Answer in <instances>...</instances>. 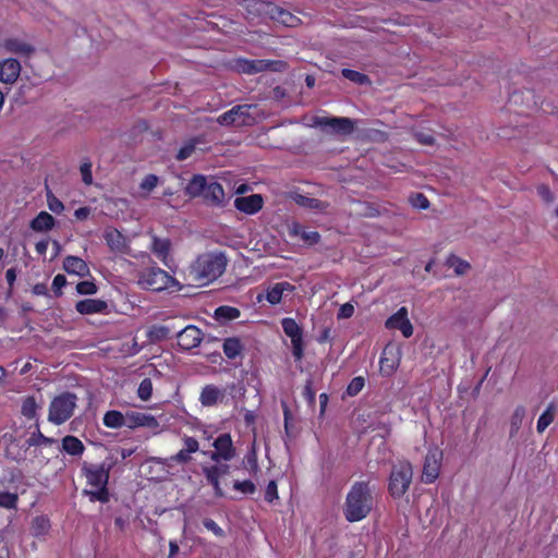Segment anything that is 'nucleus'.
<instances>
[{
  "mask_svg": "<svg viewBox=\"0 0 558 558\" xmlns=\"http://www.w3.org/2000/svg\"><path fill=\"white\" fill-rule=\"evenodd\" d=\"M282 292L280 290V288L278 287V284L276 283L272 288H270L268 291H267V294H266V299L267 301L275 305V304H278L281 302V299H282Z\"/></svg>",
  "mask_w": 558,
  "mask_h": 558,
  "instance_id": "6e6d98bb",
  "label": "nucleus"
},
{
  "mask_svg": "<svg viewBox=\"0 0 558 558\" xmlns=\"http://www.w3.org/2000/svg\"><path fill=\"white\" fill-rule=\"evenodd\" d=\"M71 456H81L85 447L83 442L75 436L68 435L62 439V449Z\"/></svg>",
  "mask_w": 558,
  "mask_h": 558,
  "instance_id": "c85d7f7f",
  "label": "nucleus"
},
{
  "mask_svg": "<svg viewBox=\"0 0 558 558\" xmlns=\"http://www.w3.org/2000/svg\"><path fill=\"white\" fill-rule=\"evenodd\" d=\"M373 507L372 489L367 482H356L347 495L343 513L349 522H357L368 515Z\"/></svg>",
  "mask_w": 558,
  "mask_h": 558,
  "instance_id": "f257e3e1",
  "label": "nucleus"
},
{
  "mask_svg": "<svg viewBox=\"0 0 558 558\" xmlns=\"http://www.w3.org/2000/svg\"><path fill=\"white\" fill-rule=\"evenodd\" d=\"M54 444H57V440L54 438L45 436L40 432L38 424H36V432H34L32 434V436L25 440L26 448L40 447V446H52Z\"/></svg>",
  "mask_w": 558,
  "mask_h": 558,
  "instance_id": "c756f323",
  "label": "nucleus"
},
{
  "mask_svg": "<svg viewBox=\"0 0 558 558\" xmlns=\"http://www.w3.org/2000/svg\"><path fill=\"white\" fill-rule=\"evenodd\" d=\"M268 1L264 0H244L246 11L255 16H264Z\"/></svg>",
  "mask_w": 558,
  "mask_h": 558,
  "instance_id": "e433bc0d",
  "label": "nucleus"
},
{
  "mask_svg": "<svg viewBox=\"0 0 558 558\" xmlns=\"http://www.w3.org/2000/svg\"><path fill=\"white\" fill-rule=\"evenodd\" d=\"M192 198L202 197L208 206L223 207L226 204L225 191L214 178L194 174L184 190Z\"/></svg>",
  "mask_w": 558,
  "mask_h": 558,
  "instance_id": "f03ea898",
  "label": "nucleus"
},
{
  "mask_svg": "<svg viewBox=\"0 0 558 558\" xmlns=\"http://www.w3.org/2000/svg\"><path fill=\"white\" fill-rule=\"evenodd\" d=\"M359 206L361 207L360 214L365 217H376L379 215V210L373 204L360 202Z\"/></svg>",
  "mask_w": 558,
  "mask_h": 558,
  "instance_id": "e2e57ef3",
  "label": "nucleus"
},
{
  "mask_svg": "<svg viewBox=\"0 0 558 558\" xmlns=\"http://www.w3.org/2000/svg\"><path fill=\"white\" fill-rule=\"evenodd\" d=\"M125 426L134 429L137 427H148L156 429L159 426L158 421L155 416L136 411H128L124 414Z\"/></svg>",
  "mask_w": 558,
  "mask_h": 558,
  "instance_id": "4468645a",
  "label": "nucleus"
},
{
  "mask_svg": "<svg viewBox=\"0 0 558 558\" xmlns=\"http://www.w3.org/2000/svg\"><path fill=\"white\" fill-rule=\"evenodd\" d=\"M63 269L70 275L86 277L89 275V267L84 259L69 255L63 259Z\"/></svg>",
  "mask_w": 558,
  "mask_h": 558,
  "instance_id": "6ab92c4d",
  "label": "nucleus"
},
{
  "mask_svg": "<svg viewBox=\"0 0 558 558\" xmlns=\"http://www.w3.org/2000/svg\"><path fill=\"white\" fill-rule=\"evenodd\" d=\"M158 184V177L155 175V174H147L142 183H141V189L146 191V192H150L153 191Z\"/></svg>",
  "mask_w": 558,
  "mask_h": 558,
  "instance_id": "bf43d9fd",
  "label": "nucleus"
},
{
  "mask_svg": "<svg viewBox=\"0 0 558 558\" xmlns=\"http://www.w3.org/2000/svg\"><path fill=\"white\" fill-rule=\"evenodd\" d=\"M104 238L111 251L126 253L129 250L125 236L117 229L105 231Z\"/></svg>",
  "mask_w": 558,
  "mask_h": 558,
  "instance_id": "aec40b11",
  "label": "nucleus"
},
{
  "mask_svg": "<svg viewBox=\"0 0 558 558\" xmlns=\"http://www.w3.org/2000/svg\"><path fill=\"white\" fill-rule=\"evenodd\" d=\"M555 417V405L550 403L545 412L539 416L536 425L538 433H543L548 425L554 421Z\"/></svg>",
  "mask_w": 558,
  "mask_h": 558,
  "instance_id": "4c0bfd02",
  "label": "nucleus"
},
{
  "mask_svg": "<svg viewBox=\"0 0 558 558\" xmlns=\"http://www.w3.org/2000/svg\"><path fill=\"white\" fill-rule=\"evenodd\" d=\"M172 328L166 325L153 326L147 336L151 342H159L171 337Z\"/></svg>",
  "mask_w": 558,
  "mask_h": 558,
  "instance_id": "72a5a7b5",
  "label": "nucleus"
},
{
  "mask_svg": "<svg viewBox=\"0 0 558 558\" xmlns=\"http://www.w3.org/2000/svg\"><path fill=\"white\" fill-rule=\"evenodd\" d=\"M413 470L409 462H400L391 469L388 490L392 498L399 499L408 492L412 483Z\"/></svg>",
  "mask_w": 558,
  "mask_h": 558,
  "instance_id": "7ed1b4c3",
  "label": "nucleus"
},
{
  "mask_svg": "<svg viewBox=\"0 0 558 558\" xmlns=\"http://www.w3.org/2000/svg\"><path fill=\"white\" fill-rule=\"evenodd\" d=\"M19 501L17 494L0 492V507L5 509H16Z\"/></svg>",
  "mask_w": 558,
  "mask_h": 558,
  "instance_id": "a18cd8bd",
  "label": "nucleus"
},
{
  "mask_svg": "<svg viewBox=\"0 0 558 558\" xmlns=\"http://www.w3.org/2000/svg\"><path fill=\"white\" fill-rule=\"evenodd\" d=\"M283 416H284V432L286 436L289 439H293L296 437L299 430L293 424V417L290 412V409L286 402H282Z\"/></svg>",
  "mask_w": 558,
  "mask_h": 558,
  "instance_id": "f704fd0d",
  "label": "nucleus"
},
{
  "mask_svg": "<svg viewBox=\"0 0 558 558\" xmlns=\"http://www.w3.org/2000/svg\"><path fill=\"white\" fill-rule=\"evenodd\" d=\"M113 465V461H105L101 464L84 462L82 465V473L90 486H108L110 471L112 470Z\"/></svg>",
  "mask_w": 558,
  "mask_h": 558,
  "instance_id": "1a4fd4ad",
  "label": "nucleus"
},
{
  "mask_svg": "<svg viewBox=\"0 0 558 558\" xmlns=\"http://www.w3.org/2000/svg\"><path fill=\"white\" fill-rule=\"evenodd\" d=\"M29 448H26L25 444L20 445L19 441L11 437V442L5 448V457L15 462H21L26 460V451Z\"/></svg>",
  "mask_w": 558,
  "mask_h": 558,
  "instance_id": "393cba45",
  "label": "nucleus"
},
{
  "mask_svg": "<svg viewBox=\"0 0 558 558\" xmlns=\"http://www.w3.org/2000/svg\"><path fill=\"white\" fill-rule=\"evenodd\" d=\"M412 135L422 145H433L435 143V137L432 133L413 131Z\"/></svg>",
  "mask_w": 558,
  "mask_h": 558,
  "instance_id": "5fc2aeb1",
  "label": "nucleus"
},
{
  "mask_svg": "<svg viewBox=\"0 0 558 558\" xmlns=\"http://www.w3.org/2000/svg\"><path fill=\"white\" fill-rule=\"evenodd\" d=\"M282 10H283L282 8L276 5L275 3L268 2L264 16H267V17L278 22Z\"/></svg>",
  "mask_w": 558,
  "mask_h": 558,
  "instance_id": "052dcab7",
  "label": "nucleus"
},
{
  "mask_svg": "<svg viewBox=\"0 0 558 558\" xmlns=\"http://www.w3.org/2000/svg\"><path fill=\"white\" fill-rule=\"evenodd\" d=\"M264 199L260 194L236 197L234 206L238 210L247 215H254L263 208Z\"/></svg>",
  "mask_w": 558,
  "mask_h": 558,
  "instance_id": "f3484780",
  "label": "nucleus"
},
{
  "mask_svg": "<svg viewBox=\"0 0 558 558\" xmlns=\"http://www.w3.org/2000/svg\"><path fill=\"white\" fill-rule=\"evenodd\" d=\"M447 264L454 267V272L459 276L464 275L471 268V265L468 262L456 255H450L448 257Z\"/></svg>",
  "mask_w": 558,
  "mask_h": 558,
  "instance_id": "79ce46f5",
  "label": "nucleus"
},
{
  "mask_svg": "<svg viewBox=\"0 0 558 558\" xmlns=\"http://www.w3.org/2000/svg\"><path fill=\"white\" fill-rule=\"evenodd\" d=\"M37 408L38 405L35 398L31 396L23 401L21 412L25 417L34 418L36 416Z\"/></svg>",
  "mask_w": 558,
  "mask_h": 558,
  "instance_id": "c03bdc74",
  "label": "nucleus"
},
{
  "mask_svg": "<svg viewBox=\"0 0 558 558\" xmlns=\"http://www.w3.org/2000/svg\"><path fill=\"white\" fill-rule=\"evenodd\" d=\"M47 203L49 209L54 214H60L64 209L61 201H59L51 191H47Z\"/></svg>",
  "mask_w": 558,
  "mask_h": 558,
  "instance_id": "603ef678",
  "label": "nucleus"
},
{
  "mask_svg": "<svg viewBox=\"0 0 558 558\" xmlns=\"http://www.w3.org/2000/svg\"><path fill=\"white\" fill-rule=\"evenodd\" d=\"M314 125L324 132L347 136L353 133L355 121L345 117H316Z\"/></svg>",
  "mask_w": 558,
  "mask_h": 558,
  "instance_id": "6e6552de",
  "label": "nucleus"
},
{
  "mask_svg": "<svg viewBox=\"0 0 558 558\" xmlns=\"http://www.w3.org/2000/svg\"><path fill=\"white\" fill-rule=\"evenodd\" d=\"M184 448L170 458H155L154 460L162 465L172 466V462L186 464L192 460L191 454L198 451L199 444L197 439L190 436L183 437Z\"/></svg>",
  "mask_w": 558,
  "mask_h": 558,
  "instance_id": "9b49d317",
  "label": "nucleus"
},
{
  "mask_svg": "<svg viewBox=\"0 0 558 558\" xmlns=\"http://www.w3.org/2000/svg\"><path fill=\"white\" fill-rule=\"evenodd\" d=\"M153 393V383L150 378H144L137 389V396L141 400L147 401Z\"/></svg>",
  "mask_w": 558,
  "mask_h": 558,
  "instance_id": "de8ad7c7",
  "label": "nucleus"
},
{
  "mask_svg": "<svg viewBox=\"0 0 558 558\" xmlns=\"http://www.w3.org/2000/svg\"><path fill=\"white\" fill-rule=\"evenodd\" d=\"M213 446L215 447V451H211L209 457L215 462H219L220 460L230 461L236 454L232 438L228 433L219 435Z\"/></svg>",
  "mask_w": 558,
  "mask_h": 558,
  "instance_id": "f8f14e48",
  "label": "nucleus"
},
{
  "mask_svg": "<svg viewBox=\"0 0 558 558\" xmlns=\"http://www.w3.org/2000/svg\"><path fill=\"white\" fill-rule=\"evenodd\" d=\"M305 243L310 245L317 244L320 241V234L317 231H302V238Z\"/></svg>",
  "mask_w": 558,
  "mask_h": 558,
  "instance_id": "69168bd1",
  "label": "nucleus"
},
{
  "mask_svg": "<svg viewBox=\"0 0 558 558\" xmlns=\"http://www.w3.org/2000/svg\"><path fill=\"white\" fill-rule=\"evenodd\" d=\"M240 310L232 306L222 305L216 308L215 318L218 322L226 323L240 317Z\"/></svg>",
  "mask_w": 558,
  "mask_h": 558,
  "instance_id": "473e14b6",
  "label": "nucleus"
},
{
  "mask_svg": "<svg viewBox=\"0 0 558 558\" xmlns=\"http://www.w3.org/2000/svg\"><path fill=\"white\" fill-rule=\"evenodd\" d=\"M227 257L223 253L206 254L199 256L195 264V271L202 279L214 280L226 270Z\"/></svg>",
  "mask_w": 558,
  "mask_h": 558,
  "instance_id": "423d86ee",
  "label": "nucleus"
},
{
  "mask_svg": "<svg viewBox=\"0 0 558 558\" xmlns=\"http://www.w3.org/2000/svg\"><path fill=\"white\" fill-rule=\"evenodd\" d=\"M50 529V522L45 517H36L32 521V534L34 536L45 535Z\"/></svg>",
  "mask_w": 558,
  "mask_h": 558,
  "instance_id": "58836bf2",
  "label": "nucleus"
},
{
  "mask_svg": "<svg viewBox=\"0 0 558 558\" xmlns=\"http://www.w3.org/2000/svg\"><path fill=\"white\" fill-rule=\"evenodd\" d=\"M388 329H399L403 337L410 338L413 335V326L408 318V311L401 307L397 313L390 316L386 322Z\"/></svg>",
  "mask_w": 558,
  "mask_h": 558,
  "instance_id": "2eb2a0df",
  "label": "nucleus"
},
{
  "mask_svg": "<svg viewBox=\"0 0 558 558\" xmlns=\"http://www.w3.org/2000/svg\"><path fill=\"white\" fill-rule=\"evenodd\" d=\"M241 71L246 74H255L264 71L283 72L288 69V63L283 60H243L240 63Z\"/></svg>",
  "mask_w": 558,
  "mask_h": 558,
  "instance_id": "9d476101",
  "label": "nucleus"
},
{
  "mask_svg": "<svg viewBox=\"0 0 558 558\" xmlns=\"http://www.w3.org/2000/svg\"><path fill=\"white\" fill-rule=\"evenodd\" d=\"M104 424L109 428H121L125 426L124 414L117 410L107 411L104 415Z\"/></svg>",
  "mask_w": 558,
  "mask_h": 558,
  "instance_id": "7c9ffc66",
  "label": "nucleus"
},
{
  "mask_svg": "<svg viewBox=\"0 0 558 558\" xmlns=\"http://www.w3.org/2000/svg\"><path fill=\"white\" fill-rule=\"evenodd\" d=\"M138 284L151 291H161L170 287L180 288V283L172 276L158 267H151L141 271Z\"/></svg>",
  "mask_w": 558,
  "mask_h": 558,
  "instance_id": "39448f33",
  "label": "nucleus"
},
{
  "mask_svg": "<svg viewBox=\"0 0 558 558\" xmlns=\"http://www.w3.org/2000/svg\"><path fill=\"white\" fill-rule=\"evenodd\" d=\"M524 416H525L524 407H522V405L517 407L511 415V422H510V437L511 438L519 432Z\"/></svg>",
  "mask_w": 558,
  "mask_h": 558,
  "instance_id": "c9c22d12",
  "label": "nucleus"
},
{
  "mask_svg": "<svg viewBox=\"0 0 558 558\" xmlns=\"http://www.w3.org/2000/svg\"><path fill=\"white\" fill-rule=\"evenodd\" d=\"M341 73H342L343 77H345L347 80H349L355 84L366 85V84L371 83L369 77L366 74L361 73L359 71L351 70V69H343Z\"/></svg>",
  "mask_w": 558,
  "mask_h": 558,
  "instance_id": "ea45409f",
  "label": "nucleus"
},
{
  "mask_svg": "<svg viewBox=\"0 0 558 558\" xmlns=\"http://www.w3.org/2000/svg\"><path fill=\"white\" fill-rule=\"evenodd\" d=\"M75 308L82 315H89L96 313H106L108 304L102 300L85 299L78 301L75 305Z\"/></svg>",
  "mask_w": 558,
  "mask_h": 558,
  "instance_id": "412c9836",
  "label": "nucleus"
},
{
  "mask_svg": "<svg viewBox=\"0 0 558 558\" xmlns=\"http://www.w3.org/2000/svg\"><path fill=\"white\" fill-rule=\"evenodd\" d=\"M84 494L89 497L90 501H100L106 504L110 499V494L107 486H99L97 490H84Z\"/></svg>",
  "mask_w": 558,
  "mask_h": 558,
  "instance_id": "a19ab883",
  "label": "nucleus"
},
{
  "mask_svg": "<svg viewBox=\"0 0 558 558\" xmlns=\"http://www.w3.org/2000/svg\"><path fill=\"white\" fill-rule=\"evenodd\" d=\"M292 344V354L295 361H301L304 355V343H303V332L295 336V338H290Z\"/></svg>",
  "mask_w": 558,
  "mask_h": 558,
  "instance_id": "49530a36",
  "label": "nucleus"
},
{
  "mask_svg": "<svg viewBox=\"0 0 558 558\" xmlns=\"http://www.w3.org/2000/svg\"><path fill=\"white\" fill-rule=\"evenodd\" d=\"M410 203L413 207L418 209H426L429 207V201L423 193H415L411 195Z\"/></svg>",
  "mask_w": 558,
  "mask_h": 558,
  "instance_id": "3c124183",
  "label": "nucleus"
},
{
  "mask_svg": "<svg viewBox=\"0 0 558 558\" xmlns=\"http://www.w3.org/2000/svg\"><path fill=\"white\" fill-rule=\"evenodd\" d=\"M202 472L205 475L207 483L214 487L215 496L221 498L225 496L222 488L219 483V475L214 471L210 466L204 465L202 466Z\"/></svg>",
  "mask_w": 558,
  "mask_h": 558,
  "instance_id": "2f4dec72",
  "label": "nucleus"
},
{
  "mask_svg": "<svg viewBox=\"0 0 558 558\" xmlns=\"http://www.w3.org/2000/svg\"><path fill=\"white\" fill-rule=\"evenodd\" d=\"M537 194L547 204L555 202V195L546 184H541L537 186Z\"/></svg>",
  "mask_w": 558,
  "mask_h": 558,
  "instance_id": "13d9d810",
  "label": "nucleus"
},
{
  "mask_svg": "<svg viewBox=\"0 0 558 558\" xmlns=\"http://www.w3.org/2000/svg\"><path fill=\"white\" fill-rule=\"evenodd\" d=\"M441 452L437 449L429 450L425 457L422 481L425 483H433L439 474V460Z\"/></svg>",
  "mask_w": 558,
  "mask_h": 558,
  "instance_id": "dca6fc26",
  "label": "nucleus"
},
{
  "mask_svg": "<svg viewBox=\"0 0 558 558\" xmlns=\"http://www.w3.org/2000/svg\"><path fill=\"white\" fill-rule=\"evenodd\" d=\"M233 488L236 490H240L241 493L246 494V495H252L256 492L255 484L250 480L242 481V482L234 481Z\"/></svg>",
  "mask_w": 558,
  "mask_h": 558,
  "instance_id": "8fccbe9b",
  "label": "nucleus"
},
{
  "mask_svg": "<svg viewBox=\"0 0 558 558\" xmlns=\"http://www.w3.org/2000/svg\"><path fill=\"white\" fill-rule=\"evenodd\" d=\"M4 48L15 54L31 56L35 52V48L17 38H10L4 41Z\"/></svg>",
  "mask_w": 558,
  "mask_h": 558,
  "instance_id": "5701e85b",
  "label": "nucleus"
},
{
  "mask_svg": "<svg viewBox=\"0 0 558 558\" xmlns=\"http://www.w3.org/2000/svg\"><path fill=\"white\" fill-rule=\"evenodd\" d=\"M222 349H223L225 355L228 359L234 360L235 357H238L242 354V351L244 350V345L242 344V342L239 338L231 337V338L225 339Z\"/></svg>",
  "mask_w": 558,
  "mask_h": 558,
  "instance_id": "bb28decb",
  "label": "nucleus"
},
{
  "mask_svg": "<svg viewBox=\"0 0 558 558\" xmlns=\"http://www.w3.org/2000/svg\"><path fill=\"white\" fill-rule=\"evenodd\" d=\"M82 180L85 184L89 185L93 182L92 162L86 161L81 166Z\"/></svg>",
  "mask_w": 558,
  "mask_h": 558,
  "instance_id": "0e129e2a",
  "label": "nucleus"
},
{
  "mask_svg": "<svg viewBox=\"0 0 558 558\" xmlns=\"http://www.w3.org/2000/svg\"><path fill=\"white\" fill-rule=\"evenodd\" d=\"M291 198L300 206L310 208V209H316L319 211H324L328 208V203H325L320 199L308 197L299 193H293L291 195Z\"/></svg>",
  "mask_w": 558,
  "mask_h": 558,
  "instance_id": "b1692460",
  "label": "nucleus"
},
{
  "mask_svg": "<svg viewBox=\"0 0 558 558\" xmlns=\"http://www.w3.org/2000/svg\"><path fill=\"white\" fill-rule=\"evenodd\" d=\"M76 291L80 294H95L97 292V286L93 281H81L76 284Z\"/></svg>",
  "mask_w": 558,
  "mask_h": 558,
  "instance_id": "864d4df0",
  "label": "nucleus"
},
{
  "mask_svg": "<svg viewBox=\"0 0 558 558\" xmlns=\"http://www.w3.org/2000/svg\"><path fill=\"white\" fill-rule=\"evenodd\" d=\"M76 401V395L69 391L54 397L49 407L48 420L57 425L64 423L72 416Z\"/></svg>",
  "mask_w": 558,
  "mask_h": 558,
  "instance_id": "20e7f679",
  "label": "nucleus"
},
{
  "mask_svg": "<svg viewBox=\"0 0 558 558\" xmlns=\"http://www.w3.org/2000/svg\"><path fill=\"white\" fill-rule=\"evenodd\" d=\"M171 248V241L169 239H160L156 235L153 236L151 243V252L161 258V260L167 265V257L169 255Z\"/></svg>",
  "mask_w": 558,
  "mask_h": 558,
  "instance_id": "a878e982",
  "label": "nucleus"
},
{
  "mask_svg": "<svg viewBox=\"0 0 558 558\" xmlns=\"http://www.w3.org/2000/svg\"><path fill=\"white\" fill-rule=\"evenodd\" d=\"M281 326L284 333L289 338H295L296 335L303 332L302 328L296 324V322L293 318H283L281 320Z\"/></svg>",
  "mask_w": 558,
  "mask_h": 558,
  "instance_id": "37998d69",
  "label": "nucleus"
},
{
  "mask_svg": "<svg viewBox=\"0 0 558 558\" xmlns=\"http://www.w3.org/2000/svg\"><path fill=\"white\" fill-rule=\"evenodd\" d=\"M56 226V219L47 211H40L31 222L29 228L35 232H47Z\"/></svg>",
  "mask_w": 558,
  "mask_h": 558,
  "instance_id": "4be33fe9",
  "label": "nucleus"
},
{
  "mask_svg": "<svg viewBox=\"0 0 558 558\" xmlns=\"http://www.w3.org/2000/svg\"><path fill=\"white\" fill-rule=\"evenodd\" d=\"M365 385V379L362 376L354 377L347 387V395L354 397L361 392Z\"/></svg>",
  "mask_w": 558,
  "mask_h": 558,
  "instance_id": "09e8293b",
  "label": "nucleus"
},
{
  "mask_svg": "<svg viewBox=\"0 0 558 558\" xmlns=\"http://www.w3.org/2000/svg\"><path fill=\"white\" fill-rule=\"evenodd\" d=\"M178 344L183 350H192L199 345L203 340V332L194 325H189L175 333Z\"/></svg>",
  "mask_w": 558,
  "mask_h": 558,
  "instance_id": "ddd939ff",
  "label": "nucleus"
},
{
  "mask_svg": "<svg viewBox=\"0 0 558 558\" xmlns=\"http://www.w3.org/2000/svg\"><path fill=\"white\" fill-rule=\"evenodd\" d=\"M256 109L254 105H238L231 108L229 111L219 116L217 122L223 126H244L253 125L255 123V117L251 112Z\"/></svg>",
  "mask_w": 558,
  "mask_h": 558,
  "instance_id": "0eeeda50",
  "label": "nucleus"
},
{
  "mask_svg": "<svg viewBox=\"0 0 558 558\" xmlns=\"http://www.w3.org/2000/svg\"><path fill=\"white\" fill-rule=\"evenodd\" d=\"M278 22L282 23L286 26L294 27L298 25L300 20L296 16H294L291 12L283 9Z\"/></svg>",
  "mask_w": 558,
  "mask_h": 558,
  "instance_id": "4d7b16f0",
  "label": "nucleus"
},
{
  "mask_svg": "<svg viewBox=\"0 0 558 558\" xmlns=\"http://www.w3.org/2000/svg\"><path fill=\"white\" fill-rule=\"evenodd\" d=\"M275 499H278L277 483L276 481H270L266 487L265 500L272 502Z\"/></svg>",
  "mask_w": 558,
  "mask_h": 558,
  "instance_id": "774afa93",
  "label": "nucleus"
},
{
  "mask_svg": "<svg viewBox=\"0 0 558 558\" xmlns=\"http://www.w3.org/2000/svg\"><path fill=\"white\" fill-rule=\"evenodd\" d=\"M194 150H195V144L194 143L185 144L178 151V154L175 156V159L179 160V161L185 160V159H187L193 154Z\"/></svg>",
  "mask_w": 558,
  "mask_h": 558,
  "instance_id": "680f3d73",
  "label": "nucleus"
},
{
  "mask_svg": "<svg viewBox=\"0 0 558 558\" xmlns=\"http://www.w3.org/2000/svg\"><path fill=\"white\" fill-rule=\"evenodd\" d=\"M220 397H222L221 391L216 386L207 385L203 388L199 400L204 407H213Z\"/></svg>",
  "mask_w": 558,
  "mask_h": 558,
  "instance_id": "cd10ccee",
  "label": "nucleus"
},
{
  "mask_svg": "<svg viewBox=\"0 0 558 558\" xmlns=\"http://www.w3.org/2000/svg\"><path fill=\"white\" fill-rule=\"evenodd\" d=\"M66 284V278L63 275H57L52 281V289L56 296L62 295L61 289Z\"/></svg>",
  "mask_w": 558,
  "mask_h": 558,
  "instance_id": "338daca9",
  "label": "nucleus"
},
{
  "mask_svg": "<svg viewBox=\"0 0 558 558\" xmlns=\"http://www.w3.org/2000/svg\"><path fill=\"white\" fill-rule=\"evenodd\" d=\"M21 73V64L16 59L9 58L0 62V81L13 84Z\"/></svg>",
  "mask_w": 558,
  "mask_h": 558,
  "instance_id": "a211bd4d",
  "label": "nucleus"
}]
</instances>
